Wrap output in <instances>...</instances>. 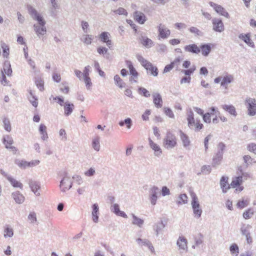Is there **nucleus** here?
Here are the masks:
<instances>
[{
    "label": "nucleus",
    "mask_w": 256,
    "mask_h": 256,
    "mask_svg": "<svg viewBox=\"0 0 256 256\" xmlns=\"http://www.w3.org/2000/svg\"><path fill=\"white\" fill-rule=\"evenodd\" d=\"M187 120L188 127L196 132L199 131L203 126L202 124L200 123V120L198 118L194 119V112L190 110L188 113Z\"/></svg>",
    "instance_id": "nucleus-1"
},
{
    "label": "nucleus",
    "mask_w": 256,
    "mask_h": 256,
    "mask_svg": "<svg viewBox=\"0 0 256 256\" xmlns=\"http://www.w3.org/2000/svg\"><path fill=\"white\" fill-rule=\"evenodd\" d=\"M176 144V138L175 135L170 131L167 132L163 140V146L168 150H171L174 148Z\"/></svg>",
    "instance_id": "nucleus-2"
},
{
    "label": "nucleus",
    "mask_w": 256,
    "mask_h": 256,
    "mask_svg": "<svg viewBox=\"0 0 256 256\" xmlns=\"http://www.w3.org/2000/svg\"><path fill=\"white\" fill-rule=\"evenodd\" d=\"M27 10L30 17L34 20L37 21L36 24H46V22L42 14L38 12L31 5H28Z\"/></svg>",
    "instance_id": "nucleus-3"
},
{
    "label": "nucleus",
    "mask_w": 256,
    "mask_h": 256,
    "mask_svg": "<svg viewBox=\"0 0 256 256\" xmlns=\"http://www.w3.org/2000/svg\"><path fill=\"white\" fill-rule=\"evenodd\" d=\"M191 196L192 198V206L194 216L199 218L201 216L202 211L200 207L198 197L194 193H192Z\"/></svg>",
    "instance_id": "nucleus-4"
},
{
    "label": "nucleus",
    "mask_w": 256,
    "mask_h": 256,
    "mask_svg": "<svg viewBox=\"0 0 256 256\" xmlns=\"http://www.w3.org/2000/svg\"><path fill=\"white\" fill-rule=\"evenodd\" d=\"M225 144L222 142H220L218 146V150L216 154L214 156L212 159L213 166H218L220 164L222 158L224 150L225 148Z\"/></svg>",
    "instance_id": "nucleus-5"
},
{
    "label": "nucleus",
    "mask_w": 256,
    "mask_h": 256,
    "mask_svg": "<svg viewBox=\"0 0 256 256\" xmlns=\"http://www.w3.org/2000/svg\"><path fill=\"white\" fill-rule=\"evenodd\" d=\"M245 104L247 108V114L249 116L256 114V100L253 98H248L246 100Z\"/></svg>",
    "instance_id": "nucleus-6"
},
{
    "label": "nucleus",
    "mask_w": 256,
    "mask_h": 256,
    "mask_svg": "<svg viewBox=\"0 0 256 256\" xmlns=\"http://www.w3.org/2000/svg\"><path fill=\"white\" fill-rule=\"evenodd\" d=\"M72 182L70 178L66 174L60 182V188L61 190L65 192L66 190L70 189L72 187Z\"/></svg>",
    "instance_id": "nucleus-7"
},
{
    "label": "nucleus",
    "mask_w": 256,
    "mask_h": 256,
    "mask_svg": "<svg viewBox=\"0 0 256 256\" xmlns=\"http://www.w3.org/2000/svg\"><path fill=\"white\" fill-rule=\"evenodd\" d=\"M150 200L152 205L156 204L158 196L160 194V189L157 186H153L150 190Z\"/></svg>",
    "instance_id": "nucleus-8"
},
{
    "label": "nucleus",
    "mask_w": 256,
    "mask_h": 256,
    "mask_svg": "<svg viewBox=\"0 0 256 256\" xmlns=\"http://www.w3.org/2000/svg\"><path fill=\"white\" fill-rule=\"evenodd\" d=\"M212 29L216 32H221L224 30V25L222 20L218 18H214L212 20Z\"/></svg>",
    "instance_id": "nucleus-9"
},
{
    "label": "nucleus",
    "mask_w": 256,
    "mask_h": 256,
    "mask_svg": "<svg viewBox=\"0 0 256 256\" xmlns=\"http://www.w3.org/2000/svg\"><path fill=\"white\" fill-rule=\"evenodd\" d=\"M34 28L37 36L39 38H40L41 36H44L46 32V24H34Z\"/></svg>",
    "instance_id": "nucleus-10"
},
{
    "label": "nucleus",
    "mask_w": 256,
    "mask_h": 256,
    "mask_svg": "<svg viewBox=\"0 0 256 256\" xmlns=\"http://www.w3.org/2000/svg\"><path fill=\"white\" fill-rule=\"evenodd\" d=\"M158 36L163 39L167 38L170 34V30L162 24L158 26Z\"/></svg>",
    "instance_id": "nucleus-11"
},
{
    "label": "nucleus",
    "mask_w": 256,
    "mask_h": 256,
    "mask_svg": "<svg viewBox=\"0 0 256 256\" xmlns=\"http://www.w3.org/2000/svg\"><path fill=\"white\" fill-rule=\"evenodd\" d=\"M149 146L154 151V154L157 157L161 156L162 154V150L160 146L154 142L150 138H148Z\"/></svg>",
    "instance_id": "nucleus-12"
},
{
    "label": "nucleus",
    "mask_w": 256,
    "mask_h": 256,
    "mask_svg": "<svg viewBox=\"0 0 256 256\" xmlns=\"http://www.w3.org/2000/svg\"><path fill=\"white\" fill-rule=\"evenodd\" d=\"M210 6L212 7L215 11L221 16H224L226 18H230L228 13L221 6L213 2H210Z\"/></svg>",
    "instance_id": "nucleus-13"
},
{
    "label": "nucleus",
    "mask_w": 256,
    "mask_h": 256,
    "mask_svg": "<svg viewBox=\"0 0 256 256\" xmlns=\"http://www.w3.org/2000/svg\"><path fill=\"white\" fill-rule=\"evenodd\" d=\"M29 186L32 191L37 196L40 195V192L38 190L40 188V184L38 182L33 180H30L28 182Z\"/></svg>",
    "instance_id": "nucleus-14"
},
{
    "label": "nucleus",
    "mask_w": 256,
    "mask_h": 256,
    "mask_svg": "<svg viewBox=\"0 0 256 256\" xmlns=\"http://www.w3.org/2000/svg\"><path fill=\"white\" fill-rule=\"evenodd\" d=\"M110 210L115 214L122 216L124 218H127L128 216L126 214L120 210V206L118 204H114L110 206Z\"/></svg>",
    "instance_id": "nucleus-15"
},
{
    "label": "nucleus",
    "mask_w": 256,
    "mask_h": 256,
    "mask_svg": "<svg viewBox=\"0 0 256 256\" xmlns=\"http://www.w3.org/2000/svg\"><path fill=\"white\" fill-rule=\"evenodd\" d=\"M188 241L184 236H180L177 240L176 244L180 250H188Z\"/></svg>",
    "instance_id": "nucleus-16"
},
{
    "label": "nucleus",
    "mask_w": 256,
    "mask_h": 256,
    "mask_svg": "<svg viewBox=\"0 0 256 256\" xmlns=\"http://www.w3.org/2000/svg\"><path fill=\"white\" fill-rule=\"evenodd\" d=\"M110 34L108 32H102L100 35V39L103 42L106 43L108 46L110 48L112 45V40L110 38Z\"/></svg>",
    "instance_id": "nucleus-17"
},
{
    "label": "nucleus",
    "mask_w": 256,
    "mask_h": 256,
    "mask_svg": "<svg viewBox=\"0 0 256 256\" xmlns=\"http://www.w3.org/2000/svg\"><path fill=\"white\" fill-rule=\"evenodd\" d=\"M153 102L154 106L157 108H161L162 106V100L160 94L159 93H154L152 94Z\"/></svg>",
    "instance_id": "nucleus-18"
},
{
    "label": "nucleus",
    "mask_w": 256,
    "mask_h": 256,
    "mask_svg": "<svg viewBox=\"0 0 256 256\" xmlns=\"http://www.w3.org/2000/svg\"><path fill=\"white\" fill-rule=\"evenodd\" d=\"M180 136L183 146L186 148H188L190 144V141L188 136L182 131H180Z\"/></svg>",
    "instance_id": "nucleus-19"
},
{
    "label": "nucleus",
    "mask_w": 256,
    "mask_h": 256,
    "mask_svg": "<svg viewBox=\"0 0 256 256\" xmlns=\"http://www.w3.org/2000/svg\"><path fill=\"white\" fill-rule=\"evenodd\" d=\"M228 177L222 176L220 180V185L224 193L226 192L227 190L230 188L228 183Z\"/></svg>",
    "instance_id": "nucleus-20"
},
{
    "label": "nucleus",
    "mask_w": 256,
    "mask_h": 256,
    "mask_svg": "<svg viewBox=\"0 0 256 256\" xmlns=\"http://www.w3.org/2000/svg\"><path fill=\"white\" fill-rule=\"evenodd\" d=\"M3 142L6 145V148L14 150H16V148L14 146H11L13 144L14 141L12 138L8 135H6L3 138Z\"/></svg>",
    "instance_id": "nucleus-21"
},
{
    "label": "nucleus",
    "mask_w": 256,
    "mask_h": 256,
    "mask_svg": "<svg viewBox=\"0 0 256 256\" xmlns=\"http://www.w3.org/2000/svg\"><path fill=\"white\" fill-rule=\"evenodd\" d=\"M185 51L198 54L200 52V49L196 44L187 45L184 47Z\"/></svg>",
    "instance_id": "nucleus-22"
},
{
    "label": "nucleus",
    "mask_w": 256,
    "mask_h": 256,
    "mask_svg": "<svg viewBox=\"0 0 256 256\" xmlns=\"http://www.w3.org/2000/svg\"><path fill=\"white\" fill-rule=\"evenodd\" d=\"M74 108V106L73 104L70 103L68 101L65 102L64 106V115L68 116L71 114Z\"/></svg>",
    "instance_id": "nucleus-23"
},
{
    "label": "nucleus",
    "mask_w": 256,
    "mask_h": 256,
    "mask_svg": "<svg viewBox=\"0 0 256 256\" xmlns=\"http://www.w3.org/2000/svg\"><path fill=\"white\" fill-rule=\"evenodd\" d=\"M92 218L94 222L97 223L98 222L99 208L97 204H94L92 206Z\"/></svg>",
    "instance_id": "nucleus-24"
},
{
    "label": "nucleus",
    "mask_w": 256,
    "mask_h": 256,
    "mask_svg": "<svg viewBox=\"0 0 256 256\" xmlns=\"http://www.w3.org/2000/svg\"><path fill=\"white\" fill-rule=\"evenodd\" d=\"M12 196L16 203L18 204H22L24 200V197L18 191L12 192Z\"/></svg>",
    "instance_id": "nucleus-25"
},
{
    "label": "nucleus",
    "mask_w": 256,
    "mask_h": 256,
    "mask_svg": "<svg viewBox=\"0 0 256 256\" xmlns=\"http://www.w3.org/2000/svg\"><path fill=\"white\" fill-rule=\"evenodd\" d=\"M164 226L165 225L162 220L155 224L153 226V229L156 232V236H158L162 232Z\"/></svg>",
    "instance_id": "nucleus-26"
},
{
    "label": "nucleus",
    "mask_w": 256,
    "mask_h": 256,
    "mask_svg": "<svg viewBox=\"0 0 256 256\" xmlns=\"http://www.w3.org/2000/svg\"><path fill=\"white\" fill-rule=\"evenodd\" d=\"M238 38L243 41H244L247 44H248L252 48L254 47V43L250 40V36L248 34H240L238 36Z\"/></svg>",
    "instance_id": "nucleus-27"
},
{
    "label": "nucleus",
    "mask_w": 256,
    "mask_h": 256,
    "mask_svg": "<svg viewBox=\"0 0 256 256\" xmlns=\"http://www.w3.org/2000/svg\"><path fill=\"white\" fill-rule=\"evenodd\" d=\"M202 56H207L211 51V46L210 44H202L200 46Z\"/></svg>",
    "instance_id": "nucleus-28"
},
{
    "label": "nucleus",
    "mask_w": 256,
    "mask_h": 256,
    "mask_svg": "<svg viewBox=\"0 0 256 256\" xmlns=\"http://www.w3.org/2000/svg\"><path fill=\"white\" fill-rule=\"evenodd\" d=\"M28 98L30 101V102L34 106L35 108L38 106V98L36 96L32 93V90H29L28 91Z\"/></svg>",
    "instance_id": "nucleus-29"
},
{
    "label": "nucleus",
    "mask_w": 256,
    "mask_h": 256,
    "mask_svg": "<svg viewBox=\"0 0 256 256\" xmlns=\"http://www.w3.org/2000/svg\"><path fill=\"white\" fill-rule=\"evenodd\" d=\"M142 44L148 48H151L154 45L152 40L145 36H142L140 38Z\"/></svg>",
    "instance_id": "nucleus-30"
},
{
    "label": "nucleus",
    "mask_w": 256,
    "mask_h": 256,
    "mask_svg": "<svg viewBox=\"0 0 256 256\" xmlns=\"http://www.w3.org/2000/svg\"><path fill=\"white\" fill-rule=\"evenodd\" d=\"M136 58L140 64L144 66L146 70L150 68V66L152 64L151 62L145 60L142 56L138 54Z\"/></svg>",
    "instance_id": "nucleus-31"
},
{
    "label": "nucleus",
    "mask_w": 256,
    "mask_h": 256,
    "mask_svg": "<svg viewBox=\"0 0 256 256\" xmlns=\"http://www.w3.org/2000/svg\"><path fill=\"white\" fill-rule=\"evenodd\" d=\"M39 132L41 134V138L42 140H46L48 138V135L46 132V127L44 124H40L39 127Z\"/></svg>",
    "instance_id": "nucleus-32"
},
{
    "label": "nucleus",
    "mask_w": 256,
    "mask_h": 256,
    "mask_svg": "<svg viewBox=\"0 0 256 256\" xmlns=\"http://www.w3.org/2000/svg\"><path fill=\"white\" fill-rule=\"evenodd\" d=\"M134 16L136 20L140 24H143L146 20L144 14L141 12H135Z\"/></svg>",
    "instance_id": "nucleus-33"
},
{
    "label": "nucleus",
    "mask_w": 256,
    "mask_h": 256,
    "mask_svg": "<svg viewBox=\"0 0 256 256\" xmlns=\"http://www.w3.org/2000/svg\"><path fill=\"white\" fill-rule=\"evenodd\" d=\"M222 108L226 111L228 112L230 114L236 116L237 113L236 110L235 108L232 105H222Z\"/></svg>",
    "instance_id": "nucleus-34"
},
{
    "label": "nucleus",
    "mask_w": 256,
    "mask_h": 256,
    "mask_svg": "<svg viewBox=\"0 0 256 256\" xmlns=\"http://www.w3.org/2000/svg\"><path fill=\"white\" fill-rule=\"evenodd\" d=\"M4 70V74H6L8 76H10L12 73V70L11 68L10 64L8 62H6L4 63L3 70Z\"/></svg>",
    "instance_id": "nucleus-35"
},
{
    "label": "nucleus",
    "mask_w": 256,
    "mask_h": 256,
    "mask_svg": "<svg viewBox=\"0 0 256 256\" xmlns=\"http://www.w3.org/2000/svg\"><path fill=\"white\" fill-rule=\"evenodd\" d=\"M14 236L13 228L9 226H6L4 232V236L5 238H12Z\"/></svg>",
    "instance_id": "nucleus-36"
},
{
    "label": "nucleus",
    "mask_w": 256,
    "mask_h": 256,
    "mask_svg": "<svg viewBox=\"0 0 256 256\" xmlns=\"http://www.w3.org/2000/svg\"><path fill=\"white\" fill-rule=\"evenodd\" d=\"M15 164L18 165V166L22 169H25L26 168H28V162L24 160H16Z\"/></svg>",
    "instance_id": "nucleus-37"
},
{
    "label": "nucleus",
    "mask_w": 256,
    "mask_h": 256,
    "mask_svg": "<svg viewBox=\"0 0 256 256\" xmlns=\"http://www.w3.org/2000/svg\"><path fill=\"white\" fill-rule=\"evenodd\" d=\"M8 180L10 182L11 184L14 187L19 188L20 189H22L23 186L22 184L20 182L12 178V176L8 178Z\"/></svg>",
    "instance_id": "nucleus-38"
},
{
    "label": "nucleus",
    "mask_w": 256,
    "mask_h": 256,
    "mask_svg": "<svg viewBox=\"0 0 256 256\" xmlns=\"http://www.w3.org/2000/svg\"><path fill=\"white\" fill-rule=\"evenodd\" d=\"M233 76L232 75H228L224 76L221 82V86H225L226 88V86L230 84L233 80Z\"/></svg>",
    "instance_id": "nucleus-39"
},
{
    "label": "nucleus",
    "mask_w": 256,
    "mask_h": 256,
    "mask_svg": "<svg viewBox=\"0 0 256 256\" xmlns=\"http://www.w3.org/2000/svg\"><path fill=\"white\" fill-rule=\"evenodd\" d=\"M132 216L133 218V221L132 222L133 224L137 225L140 228H141L142 226L144 224V220L138 217H137L136 216H135L134 214H132Z\"/></svg>",
    "instance_id": "nucleus-40"
},
{
    "label": "nucleus",
    "mask_w": 256,
    "mask_h": 256,
    "mask_svg": "<svg viewBox=\"0 0 256 256\" xmlns=\"http://www.w3.org/2000/svg\"><path fill=\"white\" fill-rule=\"evenodd\" d=\"M92 148L96 152L100 150V138L97 137L94 138L92 140Z\"/></svg>",
    "instance_id": "nucleus-41"
},
{
    "label": "nucleus",
    "mask_w": 256,
    "mask_h": 256,
    "mask_svg": "<svg viewBox=\"0 0 256 256\" xmlns=\"http://www.w3.org/2000/svg\"><path fill=\"white\" fill-rule=\"evenodd\" d=\"M242 181V176H238L235 178L234 179L232 180L230 186L232 188H236L237 186H240Z\"/></svg>",
    "instance_id": "nucleus-42"
},
{
    "label": "nucleus",
    "mask_w": 256,
    "mask_h": 256,
    "mask_svg": "<svg viewBox=\"0 0 256 256\" xmlns=\"http://www.w3.org/2000/svg\"><path fill=\"white\" fill-rule=\"evenodd\" d=\"M1 46L2 48V56L4 58H8L9 55V47L4 42L1 43Z\"/></svg>",
    "instance_id": "nucleus-43"
},
{
    "label": "nucleus",
    "mask_w": 256,
    "mask_h": 256,
    "mask_svg": "<svg viewBox=\"0 0 256 256\" xmlns=\"http://www.w3.org/2000/svg\"><path fill=\"white\" fill-rule=\"evenodd\" d=\"M230 250L232 254H235L236 256H238L239 253V248L236 244H232L230 246Z\"/></svg>",
    "instance_id": "nucleus-44"
},
{
    "label": "nucleus",
    "mask_w": 256,
    "mask_h": 256,
    "mask_svg": "<svg viewBox=\"0 0 256 256\" xmlns=\"http://www.w3.org/2000/svg\"><path fill=\"white\" fill-rule=\"evenodd\" d=\"M98 52L100 54H106V58H109L110 54L108 52V49L105 47L100 46L97 48Z\"/></svg>",
    "instance_id": "nucleus-45"
},
{
    "label": "nucleus",
    "mask_w": 256,
    "mask_h": 256,
    "mask_svg": "<svg viewBox=\"0 0 256 256\" xmlns=\"http://www.w3.org/2000/svg\"><path fill=\"white\" fill-rule=\"evenodd\" d=\"M250 226L248 224H244L240 228V232L243 236H246L250 234L249 229L250 228Z\"/></svg>",
    "instance_id": "nucleus-46"
},
{
    "label": "nucleus",
    "mask_w": 256,
    "mask_h": 256,
    "mask_svg": "<svg viewBox=\"0 0 256 256\" xmlns=\"http://www.w3.org/2000/svg\"><path fill=\"white\" fill-rule=\"evenodd\" d=\"M136 242L138 244L142 246H148V244L150 242L146 238L142 239L140 238H138L136 240Z\"/></svg>",
    "instance_id": "nucleus-47"
},
{
    "label": "nucleus",
    "mask_w": 256,
    "mask_h": 256,
    "mask_svg": "<svg viewBox=\"0 0 256 256\" xmlns=\"http://www.w3.org/2000/svg\"><path fill=\"white\" fill-rule=\"evenodd\" d=\"M2 122L5 130L8 132H10L11 130V126L9 120L8 118H4Z\"/></svg>",
    "instance_id": "nucleus-48"
},
{
    "label": "nucleus",
    "mask_w": 256,
    "mask_h": 256,
    "mask_svg": "<svg viewBox=\"0 0 256 256\" xmlns=\"http://www.w3.org/2000/svg\"><path fill=\"white\" fill-rule=\"evenodd\" d=\"M128 66L130 70V74L132 76L138 75V72L134 67L132 63L130 62H128Z\"/></svg>",
    "instance_id": "nucleus-49"
},
{
    "label": "nucleus",
    "mask_w": 256,
    "mask_h": 256,
    "mask_svg": "<svg viewBox=\"0 0 256 256\" xmlns=\"http://www.w3.org/2000/svg\"><path fill=\"white\" fill-rule=\"evenodd\" d=\"M52 6L50 8L51 14L54 13L53 10L58 9L60 5L58 4V0H50Z\"/></svg>",
    "instance_id": "nucleus-50"
},
{
    "label": "nucleus",
    "mask_w": 256,
    "mask_h": 256,
    "mask_svg": "<svg viewBox=\"0 0 256 256\" xmlns=\"http://www.w3.org/2000/svg\"><path fill=\"white\" fill-rule=\"evenodd\" d=\"M114 81L115 84L120 88H122L124 86V82L118 75L116 74L114 76Z\"/></svg>",
    "instance_id": "nucleus-51"
},
{
    "label": "nucleus",
    "mask_w": 256,
    "mask_h": 256,
    "mask_svg": "<svg viewBox=\"0 0 256 256\" xmlns=\"http://www.w3.org/2000/svg\"><path fill=\"white\" fill-rule=\"evenodd\" d=\"M84 81L88 90H90L92 86V82L90 76L83 77Z\"/></svg>",
    "instance_id": "nucleus-52"
},
{
    "label": "nucleus",
    "mask_w": 256,
    "mask_h": 256,
    "mask_svg": "<svg viewBox=\"0 0 256 256\" xmlns=\"http://www.w3.org/2000/svg\"><path fill=\"white\" fill-rule=\"evenodd\" d=\"M188 202V197L186 194H182L178 196V204H186Z\"/></svg>",
    "instance_id": "nucleus-53"
},
{
    "label": "nucleus",
    "mask_w": 256,
    "mask_h": 256,
    "mask_svg": "<svg viewBox=\"0 0 256 256\" xmlns=\"http://www.w3.org/2000/svg\"><path fill=\"white\" fill-rule=\"evenodd\" d=\"M35 83L40 90L42 91L44 90V82L41 79L36 80Z\"/></svg>",
    "instance_id": "nucleus-54"
},
{
    "label": "nucleus",
    "mask_w": 256,
    "mask_h": 256,
    "mask_svg": "<svg viewBox=\"0 0 256 256\" xmlns=\"http://www.w3.org/2000/svg\"><path fill=\"white\" fill-rule=\"evenodd\" d=\"M147 70H150L151 72V74L154 76H156L158 74V68L156 67L153 66L152 64L150 66V68H148Z\"/></svg>",
    "instance_id": "nucleus-55"
},
{
    "label": "nucleus",
    "mask_w": 256,
    "mask_h": 256,
    "mask_svg": "<svg viewBox=\"0 0 256 256\" xmlns=\"http://www.w3.org/2000/svg\"><path fill=\"white\" fill-rule=\"evenodd\" d=\"M248 150L250 152H254L256 154V144L254 143H251L248 145Z\"/></svg>",
    "instance_id": "nucleus-56"
},
{
    "label": "nucleus",
    "mask_w": 256,
    "mask_h": 256,
    "mask_svg": "<svg viewBox=\"0 0 256 256\" xmlns=\"http://www.w3.org/2000/svg\"><path fill=\"white\" fill-rule=\"evenodd\" d=\"M196 69V66H193L192 67L190 68L188 70H182L181 72L184 73L186 76H190L194 72Z\"/></svg>",
    "instance_id": "nucleus-57"
},
{
    "label": "nucleus",
    "mask_w": 256,
    "mask_h": 256,
    "mask_svg": "<svg viewBox=\"0 0 256 256\" xmlns=\"http://www.w3.org/2000/svg\"><path fill=\"white\" fill-rule=\"evenodd\" d=\"M92 35L87 34L85 36V38L82 41L86 44H90L92 43Z\"/></svg>",
    "instance_id": "nucleus-58"
},
{
    "label": "nucleus",
    "mask_w": 256,
    "mask_h": 256,
    "mask_svg": "<svg viewBox=\"0 0 256 256\" xmlns=\"http://www.w3.org/2000/svg\"><path fill=\"white\" fill-rule=\"evenodd\" d=\"M189 30L191 33L194 34L196 36H200L202 34V32L196 27H190Z\"/></svg>",
    "instance_id": "nucleus-59"
},
{
    "label": "nucleus",
    "mask_w": 256,
    "mask_h": 256,
    "mask_svg": "<svg viewBox=\"0 0 256 256\" xmlns=\"http://www.w3.org/2000/svg\"><path fill=\"white\" fill-rule=\"evenodd\" d=\"M211 168L210 166H203L201 168V172L205 174H208L210 172Z\"/></svg>",
    "instance_id": "nucleus-60"
},
{
    "label": "nucleus",
    "mask_w": 256,
    "mask_h": 256,
    "mask_svg": "<svg viewBox=\"0 0 256 256\" xmlns=\"http://www.w3.org/2000/svg\"><path fill=\"white\" fill-rule=\"evenodd\" d=\"M139 91L140 92L141 94H142L145 97H149L150 96V92L145 88H139Z\"/></svg>",
    "instance_id": "nucleus-61"
},
{
    "label": "nucleus",
    "mask_w": 256,
    "mask_h": 256,
    "mask_svg": "<svg viewBox=\"0 0 256 256\" xmlns=\"http://www.w3.org/2000/svg\"><path fill=\"white\" fill-rule=\"evenodd\" d=\"M164 113L166 116H168L170 118H174V114L170 108H164Z\"/></svg>",
    "instance_id": "nucleus-62"
},
{
    "label": "nucleus",
    "mask_w": 256,
    "mask_h": 256,
    "mask_svg": "<svg viewBox=\"0 0 256 256\" xmlns=\"http://www.w3.org/2000/svg\"><path fill=\"white\" fill-rule=\"evenodd\" d=\"M114 12L120 15H126L127 16L128 12L126 10L122 8H119L118 10L114 11Z\"/></svg>",
    "instance_id": "nucleus-63"
},
{
    "label": "nucleus",
    "mask_w": 256,
    "mask_h": 256,
    "mask_svg": "<svg viewBox=\"0 0 256 256\" xmlns=\"http://www.w3.org/2000/svg\"><path fill=\"white\" fill-rule=\"evenodd\" d=\"M253 212H251V210L250 209L248 210H246L244 212L243 214V217L245 219H248L252 217V216L253 215Z\"/></svg>",
    "instance_id": "nucleus-64"
}]
</instances>
